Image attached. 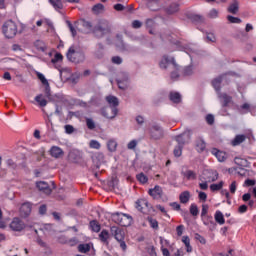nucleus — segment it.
<instances>
[{"label":"nucleus","instance_id":"dca6fc26","mask_svg":"<svg viewBox=\"0 0 256 256\" xmlns=\"http://www.w3.org/2000/svg\"><path fill=\"white\" fill-rule=\"evenodd\" d=\"M111 233L114 235L116 241H123L125 239V232L117 227H112L111 228Z\"/></svg>","mask_w":256,"mask_h":256},{"label":"nucleus","instance_id":"e2e57ef3","mask_svg":"<svg viewBox=\"0 0 256 256\" xmlns=\"http://www.w3.org/2000/svg\"><path fill=\"white\" fill-rule=\"evenodd\" d=\"M6 164L8 167H11L12 169H15V167H17V164H15V162L13 161V159H8L6 161Z\"/></svg>","mask_w":256,"mask_h":256},{"label":"nucleus","instance_id":"e433bc0d","mask_svg":"<svg viewBox=\"0 0 256 256\" xmlns=\"http://www.w3.org/2000/svg\"><path fill=\"white\" fill-rule=\"evenodd\" d=\"M192 21L195 23H205V17L200 14H194L192 15Z\"/></svg>","mask_w":256,"mask_h":256},{"label":"nucleus","instance_id":"a878e982","mask_svg":"<svg viewBox=\"0 0 256 256\" xmlns=\"http://www.w3.org/2000/svg\"><path fill=\"white\" fill-rule=\"evenodd\" d=\"M34 100L39 107H47V99H45L43 94L37 95Z\"/></svg>","mask_w":256,"mask_h":256},{"label":"nucleus","instance_id":"39448f33","mask_svg":"<svg viewBox=\"0 0 256 256\" xmlns=\"http://www.w3.org/2000/svg\"><path fill=\"white\" fill-rule=\"evenodd\" d=\"M111 33V26L109 25V21L100 20L97 28V37L101 39L103 37H107Z\"/></svg>","mask_w":256,"mask_h":256},{"label":"nucleus","instance_id":"052dcab7","mask_svg":"<svg viewBox=\"0 0 256 256\" xmlns=\"http://www.w3.org/2000/svg\"><path fill=\"white\" fill-rule=\"evenodd\" d=\"M235 191H237V182H236V181H233V182L230 184V193L235 194Z\"/></svg>","mask_w":256,"mask_h":256},{"label":"nucleus","instance_id":"423d86ee","mask_svg":"<svg viewBox=\"0 0 256 256\" xmlns=\"http://www.w3.org/2000/svg\"><path fill=\"white\" fill-rule=\"evenodd\" d=\"M175 141L178 144L174 148V156L181 157V155H183V147L185 146V143H187V140H185V134L176 136Z\"/></svg>","mask_w":256,"mask_h":256},{"label":"nucleus","instance_id":"b1692460","mask_svg":"<svg viewBox=\"0 0 256 256\" xmlns=\"http://www.w3.org/2000/svg\"><path fill=\"white\" fill-rule=\"evenodd\" d=\"M218 97L219 99L222 101L223 103V107H227V105H229V103H231V96L225 94V93H221V92H218Z\"/></svg>","mask_w":256,"mask_h":256},{"label":"nucleus","instance_id":"3c124183","mask_svg":"<svg viewBox=\"0 0 256 256\" xmlns=\"http://www.w3.org/2000/svg\"><path fill=\"white\" fill-rule=\"evenodd\" d=\"M143 27V22L139 21V20H134L132 22V28L133 29H141Z\"/></svg>","mask_w":256,"mask_h":256},{"label":"nucleus","instance_id":"338daca9","mask_svg":"<svg viewBox=\"0 0 256 256\" xmlns=\"http://www.w3.org/2000/svg\"><path fill=\"white\" fill-rule=\"evenodd\" d=\"M114 9H115V11H124L125 6H123V4H116V5H114Z\"/></svg>","mask_w":256,"mask_h":256},{"label":"nucleus","instance_id":"bb28decb","mask_svg":"<svg viewBox=\"0 0 256 256\" xmlns=\"http://www.w3.org/2000/svg\"><path fill=\"white\" fill-rule=\"evenodd\" d=\"M182 242L184 243V245L186 247L187 253H192L193 247H191V239H189V236H183Z\"/></svg>","mask_w":256,"mask_h":256},{"label":"nucleus","instance_id":"79ce46f5","mask_svg":"<svg viewBox=\"0 0 256 256\" xmlns=\"http://www.w3.org/2000/svg\"><path fill=\"white\" fill-rule=\"evenodd\" d=\"M68 29L71 32L72 37H77V29H75V26L71 23V21H66Z\"/></svg>","mask_w":256,"mask_h":256},{"label":"nucleus","instance_id":"0e129e2a","mask_svg":"<svg viewBox=\"0 0 256 256\" xmlns=\"http://www.w3.org/2000/svg\"><path fill=\"white\" fill-rule=\"evenodd\" d=\"M207 211H209V206L208 205H202L201 216L205 217V215H207Z\"/></svg>","mask_w":256,"mask_h":256},{"label":"nucleus","instance_id":"a211bd4d","mask_svg":"<svg viewBox=\"0 0 256 256\" xmlns=\"http://www.w3.org/2000/svg\"><path fill=\"white\" fill-rule=\"evenodd\" d=\"M32 205L29 202H25L20 207V213L23 217H29L31 215Z\"/></svg>","mask_w":256,"mask_h":256},{"label":"nucleus","instance_id":"6e6552de","mask_svg":"<svg viewBox=\"0 0 256 256\" xmlns=\"http://www.w3.org/2000/svg\"><path fill=\"white\" fill-rule=\"evenodd\" d=\"M25 227H27V225L19 217L13 218L9 224V228L11 229V231H14L16 233H21V231H23Z\"/></svg>","mask_w":256,"mask_h":256},{"label":"nucleus","instance_id":"a19ab883","mask_svg":"<svg viewBox=\"0 0 256 256\" xmlns=\"http://www.w3.org/2000/svg\"><path fill=\"white\" fill-rule=\"evenodd\" d=\"M37 77L41 81L42 85L49 87V81H47V78H45V75H43L41 72H38Z\"/></svg>","mask_w":256,"mask_h":256},{"label":"nucleus","instance_id":"c85d7f7f","mask_svg":"<svg viewBox=\"0 0 256 256\" xmlns=\"http://www.w3.org/2000/svg\"><path fill=\"white\" fill-rule=\"evenodd\" d=\"M221 81H223V77H218V78H215L213 81H212V85L214 87V89L217 91V93H220L221 91Z\"/></svg>","mask_w":256,"mask_h":256},{"label":"nucleus","instance_id":"c9c22d12","mask_svg":"<svg viewBox=\"0 0 256 256\" xmlns=\"http://www.w3.org/2000/svg\"><path fill=\"white\" fill-rule=\"evenodd\" d=\"M90 249H91V245H89V244L78 245L79 253H87L88 251H90Z\"/></svg>","mask_w":256,"mask_h":256},{"label":"nucleus","instance_id":"6e6d98bb","mask_svg":"<svg viewBox=\"0 0 256 256\" xmlns=\"http://www.w3.org/2000/svg\"><path fill=\"white\" fill-rule=\"evenodd\" d=\"M207 41H210L211 43H215L217 41V38L215 37V34L208 33L206 36Z\"/></svg>","mask_w":256,"mask_h":256},{"label":"nucleus","instance_id":"58836bf2","mask_svg":"<svg viewBox=\"0 0 256 256\" xmlns=\"http://www.w3.org/2000/svg\"><path fill=\"white\" fill-rule=\"evenodd\" d=\"M167 11L170 15H173V13H177L179 11V4L177 3L171 4Z\"/></svg>","mask_w":256,"mask_h":256},{"label":"nucleus","instance_id":"de8ad7c7","mask_svg":"<svg viewBox=\"0 0 256 256\" xmlns=\"http://www.w3.org/2000/svg\"><path fill=\"white\" fill-rule=\"evenodd\" d=\"M136 177L140 183H147V181H149V178H147L143 173L138 174Z\"/></svg>","mask_w":256,"mask_h":256},{"label":"nucleus","instance_id":"7c9ffc66","mask_svg":"<svg viewBox=\"0 0 256 256\" xmlns=\"http://www.w3.org/2000/svg\"><path fill=\"white\" fill-rule=\"evenodd\" d=\"M215 221H216V223H219V225L225 224V217L223 216V213L221 211H216Z\"/></svg>","mask_w":256,"mask_h":256},{"label":"nucleus","instance_id":"473e14b6","mask_svg":"<svg viewBox=\"0 0 256 256\" xmlns=\"http://www.w3.org/2000/svg\"><path fill=\"white\" fill-rule=\"evenodd\" d=\"M170 100H172L173 103H181V94L178 92H171Z\"/></svg>","mask_w":256,"mask_h":256},{"label":"nucleus","instance_id":"69168bd1","mask_svg":"<svg viewBox=\"0 0 256 256\" xmlns=\"http://www.w3.org/2000/svg\"><path fill=\"white\" fill-rule=\"evenodd\" d=\"M183 229H184L183 225L177 226L176 232L178 237H181V235H183Z\"/></svg>","mask_w":256,"mask_h":256},{"label":"nucleus","instance_id":"f257e3e1","mask_svg":"<svg viewBox=\"0 0 256 256\" xmlns=\"http://www.w3.org/2000/svg\"><path fill=\"white\" fill-rule=\"evenodd\" d=\"M66 57L68 61L71 63H75L76 65H79L80 63H85V52L81 50V48L77 46H70L67 53Z\"/></svg>","mask_w":256,"mask_h":256},{"label":"nucleus","instance_id":"9b49d317","mask_svg":"<svg viewBox=\"0 0 256 256\" xmlns=\"http://www.w3.org/2000/svg\"><path fill=\"white\" fill-rule=\"evenodd\" d=\"M212 155H215L216 159H218L219 163H225L229 155L226 152L220 151L217 148H213L211 150Z\"/></svg>","mask_w":256,"mask_h":256},{"label":"nucleus","instance_id":"09e8293b","mask_svg":"<svg viewBox=\"0 0 256 256\" xmlns=\"http://www.w3.org/2000/svg\"><path fill=\"white\" fill-rule=\"evenodd\" d=\"M111 61L114 63V65H121V63H123V58L120 56H114L111 58Z\"/></svg>","mask_w":256,"mask_h":256},{"label":"nucleus","instance_id":"864d4df0","mask_svg":"<svg viewBox=\"0 0 256 256\" xmlns=\"http://www.w3.org/2000/svg\"><path fill=\"white\" fill-rule=\"evenodd\" d=\"M86 125L90 130H93L95 128V122H93V120L90 118L86 119Z\"/></svg>","mask_w":256,"mask_h":256},{"label":"nucleus","instance_id":"4d7b16f0","mask_svg":"<svg viewBox=\"0 0 256 256\" xmlns=\"http://www.w3.org/2000/svg\"><path fill=\"white\" fill-rule=\"evenodd\" d=\"M206 121L208 125H213V123H215V117L211 114H208L206 116Z\"/></svg>","mask_w":256,"mask_h":256},{"label":"nucleus","instance_id":"f03ea898","mask_svg":"<svg viewBox=\"0 0 256 256\" xmlns=\"http://www.w3.org/2000/svg\"><path fill=\"white\" fill-rule=\"evenodd\" d=\"M112 220L114 223L121 225V227H129L133 223V217L131 215L119 212L112 214Z\"/></svg>","mask_w":256,"mask_h":256},{"label":"nucleus","instance_id":"cd10ccee","mask_svg":"<svg viewBox=\"0 0 256 256\" xmlns=\"http://www.w3.org/2000/svg\"><path fill=\"white\" fill-rule=\"evenodd\" d=\"M206 147L207 145L205 144V141L203 139H199L196 141V149L198 153H203Z\"/></svg>","mask_w":256,"mask_h":256},{"label":"nucleus","instance_id":"5701e85b","mask_svg":"<svg viewBox=\"0 0 256 256\" xmlns=\"http://www.w3.org/2000/svg\"><path fill=\"white\" fill-rule=\"evenodd\" d=\"M145 207L147 209L149 207V202L146 199H140L136 202V209H138V211H141L143 213Z\"/></svg>","mask_w":256,"mask_h":256},{"label":"nucleus","instance_id":"c03bdc74","mask_svg":"<svg viewBox=\"0 0 256 256\" xmlns=\"http://www.w3.org/2000/svg\"><path fill=\"white\" fill-rule=\"evenodd\" d=\"M223 185H224V182L221 181V182L218 183V184H212V185L210 186V189H211V191H221V189H223Z\"/></svg>","mask_w":256,"mask_h":256},{"label":"nucleus","instance_id":"4be33fe9","mask_svg":"<svg viewBox=\"0 0 256 256\" xmlns=\"http://www.w3.org/2000/svg\"><path fill=\"white\" fill-rule=\"evenodd\" d=\"M106 101L109 104L108 107H115V109H117V107H119V99L115 96H107L106 97Z\"/></svg>","mask_w":256,"mask_h":256},{"label":"nucleus","instance_id":"680f3d73","mask_svg":"<svg viewBox=\"0 0 256 256\" xmlns=\"http://www.w3.org/2000/svg\"><path fill=\"white\" fill-rule=\"evenodd\" d=\"M135 147H137V142L136 140H131L128 145H127V148L130 149V150H133L135 149Z\"/></svg>","mask_w":256,"mask_h":256},{"label":"nucleus","instance_id":"0eeeda50","mask_svg":"<svg viewBox=\"0 0 256 256\" xmlns=\"http://www.w3.org/2000/svg\"><path fill=\"white\" fill-rule=\"evenodd\" d=\"M100 115L104 117V119H115L117 117V114L119 113V109L115 107L105 106L100 109Z\"/></svg>","mask_w":256,"mask_h":256},{"label":"nucleus","instance_id":"603ef678","mask_svg":"<svg viewBox=\"0 0 256 256\" xmlns=\"http://www.w3.org/2000/svg\"><path fill=\"white\" fill-rule=\"evenodd\" d=\"M64 129H65V133H67L68 135H71V133L75 132V128L69 124L65 125Z\"/></svg>","mask_w":256,"mask_h":256},{"label":"nucleus","instance_id":"72a5a7b5","mask_svg":"<svg viewBox=\"0 0 256 256\" xmlns=\"http://www.w3.org/2000/svg\"><path fill=\"white\" fill-rule=\"evenodd\" d=\"M245 141V135H237L232 141V145L236 147V145H241Z\"/></svg>","mask_w":256,"mask_h":256},{"label":"nucleus","instance_id":"a18cd8bd","mask_svg":"<svg viewBox=\"0 0 256 256\" xmlns=\"http://www.w3.org/2000/svg\"><path fill=\"white\" fill-rule=\"evenodd\" d=\"M190 213L193 215V217H197L199 215V208H197V205L191 204Z\"/></svg>","mask_w":256,"mask_h":256},{"label":"nucleus","instance_id":"20e7f679","mask_svg":"<svg viewBox=\"0 0 256 256\" xmlns=\"http://www.w3.org/2000/svg\"><path fill=\"white\" fill-rule=\"evenodd\" d=\"M160 69H178L179 65L175 62V58L164 55L159 62Z\"/></svg>","mask_w":256,"mask_h":256},{"label":"nucleus","instance_id":"bf43d9fd","mask_svg":"<svg viewBox=\"0 0 256 256\" xmlns=\"http://www.w3.org/2000/svg\"><path fill=\"white\" fill-rule=\"evenodd\" d=\"M179 66L177 69H175V71L171 72V79H173L174 81H176V79H179Z\"/></svg>","mask_w":256,"mask_h":256},{"label":"nucleus","instance_id":"f3484780","mask_svg":"<svg viewBox=\"0 0 256 256\" xmlns=\"http://www.w3.org/2000/svg\"><path fill=\"white\" fill-rule=\"evenodd\" d=\"M182 75L184 77H191V75H195V65L190 63L189 65L184 66L182 68Z\"/></svg>","mask_w":256,"mask_h":256},{"label":"nucleus","instance_id":"393cba45","mask_svg":"<svg viewBox=\"0 0 256 256\" xmlns=\"http://www.w3.org/2000/svg\"><path fill=\"white\" fill-rule=\"evenodd\" d=\"M50 5L54 7L55 11H61L63 9V2L65 3L64 0H48Z\"/></svg>","mask_w":256,"mask_h":256},{"label":"nucleus","instance_id":"c756f323","mask_svg":"<svg viewBox=\"0 0 256 256\" xmlns=\"http://www.w3.org/2000/svg\"><path fill=\"white\" fill-rule=\"evenodd\" d=\"M107 148H108V151H110L111 153H113L114 151H117V140L110 139L107 142Z\"/></svg>","mask_w":256,"mask_h":256},{"label":"nucleus","instance_id":"4468645a","mask_svg":"<svg viewBox=\"0 0 256 256\" xmlns=\"http://www.w3.org/2000/svg\"><path fill=\"white\" fill-rule=\"evenodd\" d=\"M115 45L120 51H130L125 42H123V35L121 34L116 35Z\"/></svg>","mask_w":256,"mask_h":256},{"label":"nucleus","instance_id":"2f4dec72","mask_svg":"<svg viewBox=\"0 0 256 256\" xmlns=\"http://www.w3.org/2000/svg\"><path fill=\"white\" fill-rule=\"evenodd\" d=\"M191 197V194L189 191H184L180 194V203H189V199Z\"/></svg>","mask_w":256,"mask_h":256},{"label":"nucleus","instance_id":"49530a36","mask_svg":"<svg viewBox=\"0 0 256 256\" xmlns=\"http://www.w3.org/2000/svg\"><path fill=\"white\" fill-rule=\"evenodd\" d=\"M227 20L229 21V23H235V24H239V23L242 22L240 18H237L235 16H231V15L227 16Z\"/></svg>","mask_w":256,"mask_h":256},{"label":"nucleus","instance_id":"6ab92c4d","mask_svg":"<svg viewBox=\"0 0 256 256\" xmlns=\"http://www.w3.org/2000/svg\"><path fill=\"white\" fill-rule=\"evenodd\" d=\"M50 155L51 157H54V159H60V157H63L64 152L60 147L52 146L50 149Z\"/></svg>","mask_w":256,"mask_h":256},{"label":"nucleus","instance_id":"9d476101","mask_svg":"<svg viewBox=\"0 0 256 256\" xmlns=\"http://www.w3.org/2000/svg\"><path fill=\"white\" fill-rule=\"evenodd\" d=\"M117 82L119 89H127V83H129V73L120 72Z\"/></svg>","mask_w":256,"mask_h":256},{"label":"nucleus","instance_id":"8fccbe9b","mask_svg":"<svg viewBox=\"0 0 256 256\" xmlns=\"http://www.w3.org/2000/svg\"><path fill=\"white\" fill-rule=\"evenodd\" d=\"M148 222L150 223V227H152V229H158L159 223L157 222V220L153 218H148Z\"/></svg>","mask_w":256,"mask_h":256},{"label":"nucleus","instance_id":"f704fd0d","mask_svg":"<svg viewBox=\"0 0 256 256\" xmlns=\"http://www.w3.org/2000/svg\"><path fill=\"white\" fill-rule=\"evenodd\" d=\"M217 17H219V10L215 8L211 9L207 14L208 19H217Z\"/></svg>","mask_w":256,"mask_h":256},{"label":"nucleus","instance_id":"13d9d810","mask_svg":"<svg viewBox=\"0 0 256 256\" xmlns=\"http://www.w3.org/2000/svg\"><path fill=\"white\" fill-rule=\"evenodd\" d=\"M209 182H207L206 180H203L202 183L199 184L200 189H202L203 191H207V189H209Z\"/></svg>","mask_w":256,"mask_h":256},{"label":"nucleus","instance_id":"ddd939ff","mask_svg":"<svg viewBox=\"0 0 256 256\" xmlns=\"http://www.w3.org/2000/svg\"><path fill=\"white\" fill-rule=\"evenodd\" d=\"M148 193L151 197H153V199H161V197H163V188L156 185L154 188L150 189Z\"/></svg>","mask_w":256,"mask_h":256},{"label":"nucleus","instance_id":"5fc2aeb1","mask_svg":"<svg viewBox=\"0 0 256 256\" xmlns=\"http://www.w3.org/2000/svg\"><path fill=\"white\" fill-rule=\"evenodd\" d=\"M98 163L99 165H105V155L103 153H98Z\"/></svg>","mask_w":256,"mask_h":256},{"label":"nucleus","instance_id":"f8f14e48","mask_svg":"<svg viewBox=\"0 0 256 256\" xmlns=\"http://www.w3.org/2000/svg\"><path fill=\"white\" fill-rule=\"evenodd\" d=\"M152 139H161L163 137V129L159 125L152 126L150 130Z\"/></svg>","mask_w":256,"mask_h":256},{"label":"nucleus","instance_id":"1a4fd4ad","mask_svg":"<svg viewBox=\"0 0 256 256\" xmlns=\"http://www.w3.org/2000/svg\"><path fill=\"white\" fill-rule=\"evenodd\" d=\"M203 175L200 177V181H206V183H213L219 179V173L215 170H205Z\"/></svg>","mask_w":256,"mask_h":256},{"label":"nucleus","instance_id":"2eb2a0df","mask_svg":"<svg viewBox=\"0 0 256 256\" xmlns=\"http://www.w3.org/2000/svg\"><path fill=\"white\" fill-rule=\"evenodd\" d=\"M37 189L39 191H42V193H45V195H51V188L49 187V184L45 181H40L36 183Z\"/></svg>","mask_w":256,"mask_h":256},{"label":"nucleus","instance_id":"7ed1b4c3","mask_svg":"<svg viewBox=\"0 0 256 256\" xmlns=\"http://www.w3.org/2000/svg\"><path fill=\"white\" fill-rule=\"evenodd\" d=\"M17 24L13 20L6 21L2 26V33L6 39H13L17 35Z\"/></svg>","mask_w":256,"mask_h":256},{"label":"nucleus","instance_id":"4c0bfd02","mask_svg":"<svg viewBox=\"0 0 256 256\" xmlns=\"http://www.w3.org/2000/svg\"><path fill=\"white\" fill-rule=\"evenodd\" d=\"M62 61H63V54L56 53L54 58H52L51 63H53V65H57V63H61Z\"/></svg>","mask_w":256,"mask_h":256},{"label":"nucleus","instance_id":"ea45409f","mask_svg":"<svg viewBox=\"0 0 256 256\" xmlns=\"http://www.w3.org/2000/svg\"><path fill=\"white\" fill-rule=\"evenodd\" d=\"M99 238L103 243H107V240L109 239V232L107 230H103L99 234Z\"/></svg>","mask_w":256,"mask_h":256},{"label":"nucleus","instance_id":"412c9836","mask_svg":"<svg viewBox=\"0 0 256 256\" xmlns=\"http://www.w3.org/2000/svg\"><path fill=\"white\" fill-rule=\"evenodd\" d=\"M227 11L228 13H232V15H237V13H239V1L233 0V2L229 5Z\"/></svg>","mask_w":256,"mask_h":256},{"label":"nucleus","instance_id":"774afa93","mask_svg":"<svg viewBox=\"0 0 256 256\" xmlns=\"http://www.w3.org/2000/svg\"><path fill=\"white\" fill-rule=\"evenodd\" d=\"M136 122L138 123V125H143V123H145V118L143 116H137Z\"/></svg>","mask_w":256,"mask_h":256},{"label":"nucleus","instance_id":"aec40b11","mask_svg":"<svg viewBox=\"0 0 256 256\" xmlns=\"http://www.w3.org/2000/svg\"><path fill=\"white\" fill-rule=\"evenodd\" d=\"M80 23L84 27V30H78L81 31V33H91V31H93V24L91 22L81 19Z\"/></svg>","mask_w":256,"mask_h":256},{"label":"nucleus","instance_id":"37998d69","mask_svg":"<svg viewBox=\"0 0 256 256\" xmlns=\"http://www.w3.org/2000/svg\"><path fill=\"white\" fill-rule=\"evenodd\" d=\"M186 179H197V174L193 170H187L184 173Z\"/></svg>","mask_w":256,"mask_h":256}]
</instances>
